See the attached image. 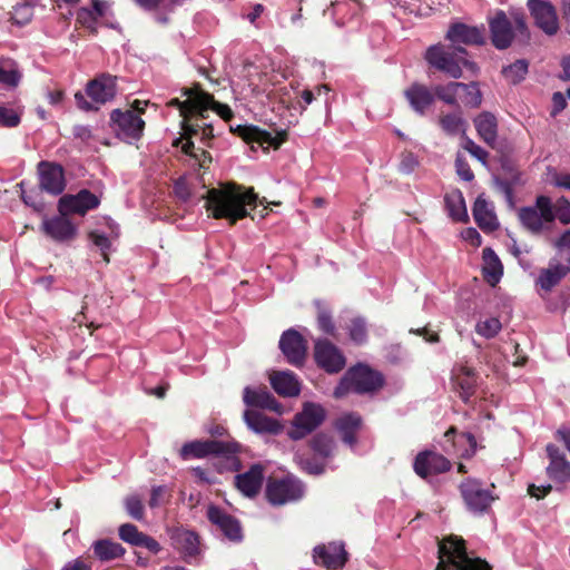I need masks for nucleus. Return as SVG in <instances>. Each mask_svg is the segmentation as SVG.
I'll return each mask as SVG.
<instances>
[{
	"mask_svg": "<svg viewBox=\"0 0 570 570\" xmlns=\"http://www.w3.org/2000/svg\"><path fill=\"white\" fill-rule=\"evenodd\" d=\"M554 219H559L561 224H570V199L560 196L554 204Z\"/></svg>",
	"mask_w": 570,
	"mask_h": 570,
	"instance_id": "4d7b16f0",
	"label": "nucleus"
},
{
	"mask_svg": "<svg viewBox=\"0 0 570 570\" xmlns=\"http://www.w3.org/2000/svg\"><path fill=\"white\" fill-rule=\"evenodd\" d=\"M436 570H492V567L480 557L471 559L464 539L452 534L439 542Z\"/></svg>",
	"mask_w": 570,
	"mask_h": 570,
	"instance_id": "20e7f679",
	"label": "nucleus"
},
{
	"mask_svg": "<svg viewBox=\"0 0 570 570\" xmlns=\"http://www.w3.org/2000/svg\"><path fill=\"white\" fill-rule=\"evenodd\" d=\"M230 131L235 132L246 142H258L261 146L267 145L275 149L279 148L288 139L287 130H279L273 135L268 130L256 127V125H237L235 128L230 127Z\"/></svg>",
	"mask_w": 570,
	"mask_h": 570,
	"instance_id": "f3484780",
	"label": "nucleus"
},
{
	"mask_svg": "<svg viewBox=\"0 0 570 570\" xmlns=\"http://www.w3.org/2000/svg\"><path fill=\"white\" fill-rule=\"evenodd\" d=\"M568 274L563 264L559 262L557 254L549 262V266L542 269L538 276V284L546 291H552L553 286L560 284L563 277Z\"/></svg>",
	"mask_w": 570,
	"mask_h": 570,
	"instance_id": "4c0bfd02",
	"label": "nucleus"
},
{
	"mask_svg": "<svg viewBox=\"0 0 570 570\" xmlns=\"http://www.w3.org/2000/svg\"><path fill=\"white\" fill-rule=\"evenodd\" d=\"M552 485H537V484H529L528 485V493L532 497H535L537 499H542V497L548 495L549 492L552 491Z\"/></svg>",
	"mask_w": 570,
	"mask_h": 570,
	"instance_id": "774afa93",
	"label": "nucleus"
},
{
	"mask_svg": "<svg viewBox=\"0 0 570 570\" xmlns=\"http://www.w3.org/2000/svg\"><path fill=\"white\" fill-rule=\"evenodd\" d=\"M126 511L135 520H144L145 518V505L140 495L131 494L127 495L124 501Z\"/></svg>",
	"mask_w": 570,
	"mask_h": 570,
	"instance_id": "5fc2aeb1",
	"label": "nucleus"
},
{
	"mask_svg": "<svg viewBox=\"0 0 570 570\" xmlns=\"http://www.w3.org/2000/svg\"><path fill=\"white\" fill-rule=\"evenodd\" d=\"M308 445L314 454L318 456L320 461L324 462L325 459L332 455L335 449V440L331 434L321 431L311 438Z\"/></svg>",
	"mask_w": 570,
	"mask_h": 570,
	"instance_id": "c03bdc74",
	"label": "nucleus"
},
{
	"mask_svg": "<svg viewBox=\"0 0 570 570\" xmlns=\"http://www.w3.org/2000/svg\"><path fill=\"white\" fill-rule=\"evenodd\" d=\"M305 485L293 476L269 478L265 485V497L272 505H285L303 499Z\"/></svg>",
	"mask_w": 570,
	"mask_h": 570,
	"instance_id": "9b49d317",
	"label": "nucleus"
},
{
	"mask_svg": "<svg viewBox=\"0 0 570 570\" xmlns=\"http://www.w3.org/2000/svg\"><path fill=\"white\" fill-rule=\"evenodd\" d=\"M89 238L92 243L101 249V256L105 262H109L108 249L110 247V239L106 234L97 233V230H91L89 233Z\"/></svg>",
	"mask_w": 570,
	"mask_h": 570,
	"instance_id": "bf43d9fd",
	"label": "nucleus"
},
{
	"mask_svg": "<svg viewBox=\"0 0 570 570\" xmlns=\"http://www.w3.org/2000/svg\"><path fill=\"white\" fill-rule=\"evenodd\" d=\"M94 554L101 562H108V560H115L125 556L126 549L119 542L110 541V539H98L92 543Z\"/></svg>",
	"mask_w": 570,
	"mask_h": 570,
	"instance_id": "79ce46f5",
	"label": "nucleus"
},
{
	"mask_svg": "<svg viewBox=\"0 0 570 570\" xmlns=\"http://www.w3.org/2000/svg\"><path fill=\"white\" fill-rule=\"evenodd\" d=\"M404 96L417 115H426L430 107L435 102L434 90L429 89L428 85L414 82L405 90Z\"/></svg>",
	"mask_w": 570,
	"mask_h": 570,
	"instance_id": "bb28decb",
	"label": "nucleus"
},
{
	"mask_svg": "<svg viewBox=\"0 0 570 570\" xmlns=\"http://www.w3.org/2000/svg\"><path fill=\"white\" fill-rule=\"evenodd\" d=\"M20 121L21 117L17 111L12 110V108L4 107V105H0V126L14 128Z\"/></svg>",
	"mask_w": 570,
	"mask_h": 570,
	"instance_id": "13d9d810",
	"label": "nucleus"
},
{
	"mask_svg": "<svg viewBox=\"0 0 570 570\" xmlns=\"http://www.w3.org/2000/svg\"><path fill=\"white\" fill-rule=\"evenodd\" d=\"M269 384L279 396H297L301 392V384L295 373L289 370L273 372L269 375Z\"/></svg>",
	"mask_w": 570,
	"mask_h": 570,
	"instance_id": "f704fd0d",
	"label": "nucleus"
},
{
	"mask_svg": "<svg viewBox=\"0 0 570 570\" xmlns=\"http://www.w3.org/2000/svg\"><path fill=\"white\" fill-rule=\"evenodd\" d=\"M460 497L465 509L472 513H487L499 495L484 488L478 478H464L459 484Z\"/></svg>",
	"mask_w": 570,
	"mask_h": 570,
	"instance_id": "6e6552de",
	"label": "nucleus"
},
{
	"mask_svg": "<svg viewBox=\"0 0 570 570\" xmlns=\"http://www.w3.org/2000/svg\"><path fill=\"white\" fill-rule=\"evenodd\" d=\"M86 94L91 101L98 105L110 101L117 95V77L111 73H99L89 80L86 86Z\"/></svg>",
	"mask_w": 570,
	"mask_h": 570,
	"instance_id": "b1692460",
	"label": "nucleus"
},
{
	"mask_svg": "<svg viewBox=\"0 0 570 570\" xmlns=\"http://www.w3.org/2000/svg\"><path fill=\"white\" fill-rule=\"evenodd\" d=\"M528 8L537 27L543 30L544 33H557L559 30L558 14L550 1L528 0Z\"/></svg>",
	"mask_w": 570,
	"mask_h": 570,
	"instance_id": "4be33fe9",
	"label": "nucleus"
},
{
	"mask_svg": "<svg viewBox=\"0 0 570 570\" xmlns=\"http://www.w3.org/2000/svg\"><path fill=\"white\" fill-rule=\"evenodd\" d=\"M243 401L249 407H263V410L271 411L282 410L281 404L274 397L273 393L269 392L267 386H261V389H252V386H245Z\"/></svg>",
	"mask_w": 570,
	"mask_h": 570,
	"instance_id": "2f4dec72",
	"label": "nucleus"
},
{
	"mask_svg": "<svg viewBox=\"0 0 570 570\" xmlns=\"http://www.w3.org/2000/svg\"><path fill=\"white\" fill-rule=\"evenodd\" d=\"M294 459L308 474H323L325 470V463H323L316 454L311 456L305 450H297L294 454Z\"/></svg>",
	"mask_w": 570,
	"mask_h": 570,
	"instance_id": "a18cd8bd",
	"label": "nucleus"
},
{
	"mask_svg": "<svg viewBox=\"0 0 570 570\" xmlns=\"http://www.w3.org/2000/svg\"><path fill=\"white\" fill-rule=\"evenodd\" d=\"M363 424L360 413H345L335 421L334 426L337 429L341 440L345 444L354 445L357 442V433Z\"/></svg>",
	"mask_w": 570,
	"mask_h": 570,
	"instance_id": "72a5a7b5",
	"label": "nucleus"
},
{
	"mask_svg": "<svg viewBox=\"0 0 570 570\" xmlns=\"http://www.w3.org/2000/svg\"><path fill=\"white\" fill-rule=\"evenodd\" d=\"M456 174L464 180H473L474 173L463 155L458 154L455 157Z\"/></svg>",
	"mask_w": 570,
	"mask_h": 570,
	"instance_id": "680f3d73",
	"label": "nucleus"
},
{
	"mask_svg": "<svg viewBox=\"0 0 570 570\" xmlns=\"http://www.w3.org/2000/svg\"><path fill=\"white\" fill-rule=\"evenodd\" d=\"M546 453L549 459V465L546 468L548 478L557 484H567L570 482V461L560 448L553 443L546 445Z\"/></svg>",
	"mask_w": 570,
	"mask_h": 570,
	"instance_id": "5701e85b",
	"label": "nucleus"
},
{
	"mask_svg": "<svg viewBox=\"0 0 570 570\" xmlns=\"http://www.w3.org/2000/svg\"><path fill=\"white\" fill-rule=\"evenodd\" d=\"M206 209L209 210L215 219H227L229 224H236L237 220L249 216L248 207L255 209L258 204L264 205L262 216H266L267 200L259 199L254 188H245V186L228 183L220 188H210L205 196Z\"/></svg>",
	"mask_w": 570,
	"mask_h": 570,
	"instance_id": "f257e3e1",
	"label": "nucleus"
},
{
	"mask_svg": "<svg viewBox=\"0 0 570 570\" xmlns=\"http://www.w3.org/2000/svg\"><path fill=\"white\" fill-rule=\"evenodd\" d=\"M518 218L525 228L533 235H540L542 232L553 224L556 220V213L553 210V203L549 196L539 195L535 198L533 206H522L518 210Z\"/></svg>",
	"mask_w": 570,
	"mask_h": 570,
	"instance_id": "0eeeda50",
	"label": "nucleus"
},
{
	"mask_svg": "<svg viewBox=\"0 0 570 570\" xmlns=\"http://www.w3.org/2000/svg\"><path fill=\"white\" fill-rule=\"evenodd\" d=\"M264 466L263 464H252L245 473L236 474L235 485L239 492L247 497H256L261 492L264 484Z\"/></svg>",
	"mask_w": 570,
	"mask_h": 570,
	"instance_id": "c85d7f7f",
	"label": "nucleus"
},
{
	"mask_svg": "<svg viewBox=\"0 0 570 570\" xmlns=\"http://www.w3.org/2000/svg\"><path fill=\"white\" fill-rule=\"evenodd\" d=\"M314 561L327 570H340L348 562V553L343 542H328L316 546L313 550Z\"/></svg>",
	"mask_w": 570,
	"mask_h": 570,
	"instance_id": "aec40b11",
	"label": "nucleus"
},
{
	"mask_svg": "<svg viewBox=\"0 0 570 570\" xmlns=\"http://www.w3.org/2000/svg\"><path fill=\"white\" fill-rule=\"evenodd\" d=\"M278 347L288 363L303 366L307 357L308 344L301 332L287 328L279 337Z\"/></svg>",
	"mask_w": 570,
	"mask_h": 570,
	"instance_id": "2eb2a0df",
	"label": "nucleus"
},
{
	"mask_svg": "<svg viewBox=\"0 0 570 570\" xmlns=\"http://www.w3.org/2000/svg\"><path fill=\"white\" fill-rule=\"evenodd\" d=\"M110 127L126 142L140 139L145 129V120L134 110H120L115 108L110 112Z\"/></svg>",
	"mask_w": 570,
	"mask_h": 570,
	"instance_id": "ddd939ff",
	"label": "nucleus"
},
{
	"mask_svg": "<svg viewBox=\"0 0 570 570\" xmlns=\"http://www.w3.org/2000/svg\"><path fill=\"white\" fill-rule=\"evenodd\" d=\"M472 217L480 228L484 232L495 230L499 226V220L491 208L488 199L483 198V196H478L473 207H472Z\"/></svg>",
	"mask_w": 570,
	"mask_h": 570,
	"instance_id": "473e14b6",
	"label": "nucleus"
},
{
	"mask_svg": "<svg viewBox=\"0 0 570 570\" xmlns=\"http://www.w3.org/2000/svg\"><path fill=\"white\" fill-rule=\"evenodd\" d=\"M478 384L476 372L470 366H461L452 375V386L464 403H469Z\"/></svg>",
	"mask_w": 570,
	"mask_h": 570,
	"instance_id": "7c9ffc66",
	"label": "nucleus"
},
{
	"mask_svg": "<svg viewBox=\"0 0 570 570\" xmlns=\"http://www.w3.org/2000/svg\"><path fill=\"white\" fill-rule=\"evenodd\" d=\"M491 43L498 50H505L515 41L519 45H527L531 40V32L528 21L522 12H513L511 18L504 11H498L489 19Z\"/></svg>",
	"mask_w": 570,
	"mask_h": 570,
	"instance_id": "7ed1b4c3",
	"label": "nucleus"
},
{
	"mask_svg": "<svg viewBox=\"0 0 570 570\" xmlns=\"http://www.w3.org/2000/svg\"><path fill=\"white\" fill-rule=\"evenodd\" d=\"M567 108V98L563 96L562 91H554L552 94V108L550 110L551 116H557L559 112L563 111Z\"/></svg>",
	"mask_w": 570,
	"mask_h": 570,
	"instance_id": "338daca9",
	"label": "nucleus"
},
{
	"mask_svg": "<svg viewBox=\"0 0 570 570\" xmlns=\"http://www.w3.org/2000/svg\"><path fill=\"white\" fill-rule=\"evenodd\" d=\"M314 358L317 366L326 373H340L346 365L342 350L327 338H317L314 345Z\"/></svg>",
	"mask_w": 570,
	"mask_h": 570,
	"instance_id": "4468645a",
	"label": "nucleus"
},
{
	"mask_svg": "<svg viewBox=\"0 0 570 570\" xmlns=\"http://www.w3.org/2000/svg\"><path fill=\"white\" fill-rule=\"evenodd\" d=\"M39 186L46 193L58 196L63 193L66 188V171L60 163L55 161H39Z\"/></svg>",
	"mask_w": 570,
	"mask_h": 570,
	"instance_id": "6ab92c4d",
	"label": "nucleus"
},
{
	"mask_svg": "<svg viewBox=\"0 0 570 570\" xmlns=\"http://www.w3.org/2000/svg\"><path fill=\"white\" fill-rule=\"evenodd\" d=\"M502 328V323L497 317L480 321L475 325V332L485 338H494Z\"/></svg>",
	"mask_w": 570,
	"mask_h": 570,
	"instance_id": "864d4df0",
	"label": "nucleus"
},
{
	"mask_svg": "<svg viewBox=\"0 0 570 570\" xmlns=\"http://www.w3.org/2000/svg\"><path fill=\"white\" fill-rule=\"evenodd\" d=\"M326 419V411L318 403H304L302 411L296 413L292 420L287 435L294 441L306 438L307 434L315 431Z\"/></svg>",
	"mask_w": 570,
	"mask_h": 570,
	"instance_id": "f8f14e48",
	"label": "nucleus"
},
{
	"mask_svg": "<svg viewBox=\"0 0 570 570\" xmlns=\"http://www.w3.org/2000/svg\"><path fill=\"white\" fill-rule=\"evenodd\" d=\"M118 535L124 540V542L130 543V546L135 547H145L151 553H159V551L163 550V547L157 539L139 531L137 525L131 524V522H126L125 524L119 525Z\"/></svg>",
	"mask_w": 570,
	"mask_h": 570,
	"instance_id": "cd10ccee",
	"label": "nucleus"
},
{
	"mask_svg": "<svg viewBox=\"0 0 570 570\" xmlns=\"http://www.w3.org/2000/svg\"><path fill=\"white\" fill-rule=\"evenodd\" d=\"M208 520L232 542H240L244 538V529L235 515L229 514L219 505L210 504L207 508Z\"/></svg>",
	"mask_w": 570,
	"mask_h": 570,
	"instance_id": "a211bd4d",
	"label": "nucleus"
},
{
	"mask_svg": "<svg viewBox=\"0 0 570 570\" xmlns=\"http://www.w3.org/2000/svg\"><path fill=\"white\" fill-rule=\"evenodd\" d=\"M100 199L90 189H80L76 195H63L59 198V213L80 214L86 216L88 210L96 209Z\"/></svg>",
	"mask_w": 570,
	"mask_h": 570,
	"instance_id": "412c9836",
	"label": "nucleus"
},
{
	"mask_svg": "<svg viewBox=\"0 0 570 570\" xmlns=\"http://www.w3.org/2000/svg\"><path fill=\"white\" fill-rule=\"evenodd\" d=\"M528 73L529 60L527 59H518L502 69L503 77L512 85L521 83Z\"/></svg>",
	"mask_w": 570,
	"mask_h": 570,
	"instance_id": "49530a36",
	"label": "nucleus"
},
{
	"mask_svg": "<svg viewBox=\"0 0 570 570\" xmlns=\"http://www.w3.org/2000/svg\"><path fill=\"white\" fill-rule=\"evenodd\" d=\"M21 76L17 69H7L3 63H0V82L4 85H18Z\"/></svg>",
	"mask_w": 570,
	"mask_h": 570,
	"instance_id": "0e129e2a",
	"label": "nucleus"
},
{
	"mask_svg": "<svg viewBox=\"0 0 570 570\" xmlns=\"http://www.w3.org/2000/svg\"><path fill=\"white\" fill-rule=\"evenodd\" d=\"M445 444L443 450L445 452H459L462 458H471L478 450V441L473 433L470 431H463L458 433V428L450 426L444 433ZM463 445L464 448L459 451L458 446Z\"/></svg>",
	"mask_w": 570,
	"mask_h": 570,
	"instance_id": "393cba45",
	"label": "nucleus"
},
{
	"mask_svg": "<svg viewBox=\"0 0 570 570\" xmlns=\"http://www.w3.org/2000/svg\"><path fill=\"white\" fill-rule=\"evenodd\" d=\"M445 208L448 209V214L454 220L465 222L469 219V215L466 213V205L464 202V197L460 189H455L452 193H448L444 197Z\"/></svg>",
	"mask_w": 570,
	"mask_h": 570,
	"instance_id": "37998d69",
	"label": "nucleus"
},
{
	"mask_svg": "<svg viewBox=\"0 0 570 570\" xmlns=\"http://www.w3.org/2000/svg\"><path fill=\"white\" fill-rule=\"evenodd\" d=\"M482 257L484 262L483 276L489 284L494 285L503 275V264L492 247H484Z\"/></svg>",
	"mask_w": 570,
	"mask_h": 570,
	"instance_id": "a19ab883",
	"label": "nucleus"
},
{
	"mask_svg": "<svg viewBox=\"0 0 570 570\" xmlns=\"http://www.w3.org/2000/svg\"><path fill=\"white\" fill-rule=\"evenodd\" d=\"M208 432L210 440L187 441L179 450V455L186 459H204L214 455L219 460L216 465L218 472L239 471L242 468L239 453L243 446L228 433L227 428L214 425Z\"/></svg>",
	"mask_w": 570,
	"mask_h": 570,
	"instance_id": "f03ea898",
	"label": "nucleus"
},
{
	"mask_svg": "<svg viewBox=\"0 0 570 570\" xmlns=\"http://www.w3.org/2000/svg\"><path fill=\"white\" fill-rule=\"evenodd\" d=\"M317 326L327 335H335L336 327L333 323V315L325 307H318L317 309Z\"/></svg>",
	"mask_w": 570,
	"mask_h": 570,
	"instance_id": "6e6d98bb",
	"label": "nucleus"
},
{
	"mask_svg": "<svg viewBox=\"0 0 570 570\" xmlns=\"http://www.w3.org/2000/svg\"><path fill=\"white\" fill-rule=\"evenodd\" d=\"M244 421L255 432H266L267 434H279L282 423L278 420L271 419L257 410H245Z\"/></svg>",
	"mask_w": 570,
	"mask_h": 570,
	"instance_id": "c9c22d12",
	"label": "nucleus"
},
{
	"mask_svg": "<svg viewBox=\"0 0 570 570\" xmlns=\"http://www.w3.org/2000/svg\"><path fill=\"white\" fill-rule=\"evenodd\" d=\"M445 37L454 45H483L485 36L483 29L475 26H468L464 22H454L450 26Z\"/></svg>",
	"mask_w": 570,
	"mask_h": 570,
	"instance_id": "c756f323",
	"label": "nucleus"
},
{
	"mask_svg": "<svg viewBox=\"0 0 570 570\" xmlns=\"http://www.w3.org/2000/svg\"><path fill=\"white\" fill-rule=\"evenodd\" d=\"M460 85V94L459 97L462 99L464 105L469 106H480L482 102V94L479 89L478 82L463 83Z\"/></svg>",
	"mask_w": 570,
	"mask_h": 570,
	"instance_id": "3c124183",
	"label": "nucleus"
},
{
	"mask_svg": "<svg viewBox=\"0 0 570 570\" xmlns=\"http://www.w3.org/2000/svg\"><path fill=\"white\" fill-rule=\"evenodd\" d=\"M384 384V375L381 372L371 368L365 363H357L345 372L334 389V395L335 397H344L350 391L358 394L375 393Z\"/></svg>",
	"mask_w": 570,
	"mask_h": 570,
	"instance_id": "423d86ee",
	"label": "nucleus"
},
{
	"mask_svg": "<svg viewBox=\"0 0 570 570\" xmlns=\"http://www.w3.org/2000/svg\"><path fill=\"white\" fill-rule=\"evenodd\" d=\"M439 125L446 135H458V132L464 131L465 120L461 114L454 111L453 114L441 115Z\"/></svg>",
	"mask_w": 570,
	"mask_h": 570,
	"instance_id": "de8ad7c7",
	"label": "nucleus"
},
{
	"mask_svg": "<svg viewBox=\"0 0 570 570\" xmlns=\"http://www.w3.org/2000/svg\"><path fill=\"white\" fill-rule=\"evenodd\" d=\"M165 485H154L150 491V499L148 501V505L150 509H155V507L161 505L164 502V497L166 494Z\"/></svg>",
	"mask_w": 570,
	"mask_h": 570,
	"instance_id": "69168bd1",
	"label": "nucleus"
},
{
	"mask_svg": "<svg viewBox=\"0 0 570 570\" xmlns=\"http://www.w3.org/2000/svg\"><path fill=\"white\" fill-rule=\"evenodd\" d=\"M463 148L470 153V155L476 157L482 163H488L489 154L487 149L476 145L475 141L471 140V138H465L463 142Z\"/></svg>",
	"mask_w": 570,
	"mask_h": 570,
	"instance_id": "e2e57ef3",
	"label": "nucleus"
},
{
	"mask_svg": "<svg viewBox=\"0 0 570 570\" xmlns=\"http://www.w3.org/2000/svg\"><path fill=\"white\" fill-rule=\"evenodd\" d=\"M452 468L449 458L438 451H420L413 460V471L422 479H429L431 475L442 474Z\"/></svg>",
	"mask_w": 570,
	"mask_h": 570,
	"instance_id": "dca6fc26",
	"label": "nucleus"
},
{
	"mask_svg": "<svg viewBox=\"0 0 570 570\" xmlns=\"http://www.w3.org/2000/svg\"><path fill=\"white\" fill-rule=\"evenodd\" d=\"M198 119H203L199 114H187L186 118L181 120V130L183 135L180 138H177L174 141V146H178L179 142L185 139V144L181 146V150L185 155L190 156L194 161L202 167L203 169H207L209 164L213 161V156L204 148H195V144L193 140L194 136H197L200 131L202 124L198 122Z\"/></svg>",
	"mask_w": 570,
	"mask_h": 570,
	"instance_id": "1a4fd4ad",
	"label": "nucleus"
},
{
	"mask_svg": "<svg viewBox=\"0 0 570 570\" xmlns=\"http://www.w3.org/2000/svg\"><path fill=\"white\" fill-rule=\"evenodd\" d=\"M69 213H59L50 219L42 222L43 232L58 242L72 240L77 234V226L68 218Z\"/></svg>",
	"mask_w": 570,
	"mask_h": 570,
	"instance_id": "a878e982",
	"label": "nucleus"
},
{
	"mask_svg": "<svg viewBox=\"0 0 570 570\" xmlns=\"http://www.w3.org/2000/svg\"><path fill=\"white\" fill-rule=\"evenodd\" d=\"M425 59L431 67L452 78L462 77L463 67L471 71H475L478 68L475 62L468 59V50L452 42L450 46L434 43V46L428 47Z\"/></svg>",
	"mask_w": 570,
	"mask_h": 570,
	"instance_id": "39448f33",
	"label": "nucleus"
},
{
	"mask_svg": "<svg viewBox=\"0 0 570 570\" xmlns=\"http://www.w3.org/2000/svg\"><path fill=\"white\" fill-rule=\"evenodd\" d=\"M419 165V160L416 155L412 154V151H403L401 155L399 170L403 174L413 173Z\"/></svg>",
	"mask_w": 570,
	"mask_h": 570,
	"instance_id": "052dcab7",
	"label": "nucleus"
},
{
	"mask_svg": "<svg viewBox=\"0 0 570 570\" xmlns=\"http://www.w3.org/2000/svg\"><path fill=\"white\" fill-rule=\"evenodd\" d=\"M474 126L480 138L491 148H494L499 129V121L495 115L491 114V111H482V114L474 118Z\"/></svg>",
	"mask_w": 570,
	"mask_h": 570,
	"instance_id": "e433bc0d",
	"label": "nucleus"
},
{
	"mask_svg": "<svg viewBox=\"0 0 570 570\" xmlns=\"http://www.w3.org/2000/svg\"><path fill=\"white\" fill-rule=\"evenodd\" d=\"M213 109L217 112L225 121H229V119L234 118V111L227 104H220V101L215 100L212 94L205 91L200 87V97H199V115L202 118H207L208 110Z\"/></svg>",
	"mask_w": 570,
	"mask_h": 570,
	"instance_id": "58836bf2",
	"label": "nucleus"
},
{
	"mask_svg": "<svg viewBox=\"0 0 570 570\" xmlns=\"http://www.w3.org/2000/svg\"><path fill=\"white\" fill-rule=\"evenodd\" d=\"M165 533L171 548L185 562L191 563L193 560L200 557L202 539L198 532L184 528V525H167Z\"/></svg>",
	"mask_w": 570,
	"mask_h": 570,
	"instance_id": "9d476101",
	"label": "nucleus"
},
{
	"mask_svg": "<svg viewBox=\"0 0 570 570\" xmlns=\"http://www.w3.org/2000/svg\"><path fill=\"white\" fill-rule=\"evenodd\" d=\"M350 332V338H352L353 342L357 343L358 345H362V343H365L368 336L367 325L362 317L352 318L348 326Z\"/></svg>",
	"mask_w": 570,
	"mask_h": 570,
	"instance_id": "603ef678",
	"label": "nucleus"
},
{
	"mask_svg": "<svg viewBox=\"0 0 570 570\" xmlns=\"http://www.w3.org/2000/svg\"><path fill=\"white\" fill-rule=\"evenodd\" d=\"M460 94V82H450L446 85H436L434 87V99L439 98L448 105L458 106Z\"/></svg>",
	"mask_w": 570,
	"mask_h": 570,
	"instance_id": "09e8293b",
	"label": "nucleus"
},
{
	"mask_svg": "<svg viewBox=\"0 0 570 570\" xmlns=\"http://www.w3.org/2000/svg\"><path fill=\"white\" fill-rule=\"evenodd\" d=\"M554 246L559 262L563 264V267L567 268L568 274H570V229H566L557 240H554Z\"/></svg>",
	"mask_w": 570,
	"mask_h": 570,
	"instance_id": "8fccbe9b",
	"label": "nucleus"
},
{
	"mask_svg": "<svg viewBox=\"0 0 570 570\" xmlns=\"http://www.w3.org/2000/svg\"><path fill=\"white\" fill-rule=\"evenodd\" d=\"M183 96L187 97L186 100L171 98V100L168 101V105L176 106L183 118H186L187 112H198L199 115L200 85L196 83L189 89H183Z\"/></svg>",
	"mask_w": 570,
	"mask_h": 570,
	"instance_id": "ea45409f",
	"label": "nucleus"
}]
</instances>
